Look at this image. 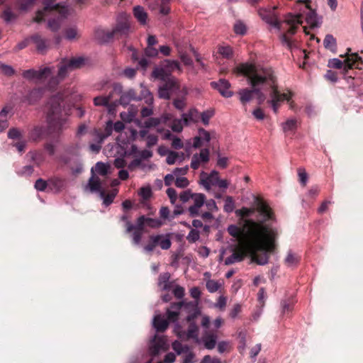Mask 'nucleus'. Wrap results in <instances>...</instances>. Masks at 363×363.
<instances>
[{"label":"nucleus","instance_id":"14","mask_svg":"<svg viewBox=\"0 0 363 363\" xmlns=\"http://www.w3.org/2000/svg\"><path fill=\"white\" fill-rule=\"evenodd\" d=\"M30 43H33L35 46L36 50L40 54L46 53L49 48V40L43 38L39 33H34L30 36Z\"/></svg>","mask_w":363,"mask_h":363},{"label":"nucleus","instance_id":"18","mask_svg":"<svg viewBox=\"0 0 363 363\" xmlns=\"http://www.w3.org/2000/svg\"><path fill=\"white\" fill-rule=\"evenodd\" d=\"M211 85L225 98H230L233 95V92L230 90V83L225 79H220L218 82H212Z\"/></svg>","mask_w":363,"mask_h":363},{"label":"nucleus","instance_id":"4","mask_svg":"<svg viewBox=\"0 0 363 363\" xmlns=\"http://www.w3.org/2000/svg\"><path fill=\"white\" fill-rule=\"evenodd\" d=\"M62 99L59 95L52 96L49 100L46 115L48 129L52 133H60L67 127L68 117L61 106Z\"/></svg>","mask_w":363,"mask_h":363},{"label":"nucleus","instance_id":"13","mask_svg":"<svg viewBox=\"0 0 363 363\" xmlns=\"http://www.w3.org/2000/svg\"><path fill=\"white\" fill-rule=\"evenodd\" d=\"M277 6H274L272 9H260L259 14L262 19L267 24L277 28L278 30H281V21L278 19L277 15L275 13L274 10Z\"/></svg>","mask_w":363,"mask_h":363},{"label":"nucleus","instance_id":"63","mask_svg":"<svg viewBox=\"0 0 363 363\" xmlns=\"http://www.w3.org/2000/svg\"><path fill=\"white\" fill-rule=\"evenodd\" d=\"M8 137L10 139H21L22 135L18 128H12L8 132Z\"/></svg>","mask_w":363,"mask_h":363},{"label":"nucleus","instance_id":"57","mask_svg":"<svg viewBox=\"0 0 363 363\" xmlns=\"http://www.w3.org/2000/svg\"><path fill=\"white\" fill-rule=\"evenodd\" d=\"M161 122V120L158 118H150L144 123V127L150 128L152 127L157 126Z\"/></svg>","mask_w":363,"mask_h":363},{"label":"nucleus","instance_id":"1","mask_svg":"<svg viewBox=\"0 0 363 363\" xmlns=\"http://www.w3.org/2000/svg\"><path fill=\"white\" fill-rule=\"evenodd\" d=\"M245 227V249L252 255L253 262L259 265L267 264L269 262L267 252H272L275 248L279 234L277 229L264 226L253 220H247Z\"/></svg>","mask_w":363,"mask_h":363},{"label":"nucleus","instance_id":"41","mask_svg":"<svg viewBox=\"0 0 363 363\" xmlns=\"http://www.w3.org/2000/svg\"><path fill=\"white\" fill-rule=\"evenodd\" d=\"M299 262V257L293 253L291 250L289 251L287 256L284 259V263L288 267L296 266Z\"/></svg>","mask_w":363,"mask_h":363},{"label":"nucleus","instance_id":"44","mask_svg":"<svg viewBox=\"0 0 363 363\" xmlns=\"http://www.w3.org/2000/svg\"><path fill=\"white\" fill-rule=\"evenodd\" d=\"M270 89L269 86H258L255 89V94L257 96V100L258 105H262L264 103V101H265V99H266L265 95L262 91V89Z\"/></svg>","mask_w":363,"mask_h":363},{"label":"nucleus","instance_id":"36","mask_svg":"<svg viewBox=\"0 0 363 363\" xmlns=\"http://www.w3.org/2000/svg\"><path fill=\"white\" fill-rule=\"evenodd\" d=\"M86 61L87 59L82 56L68 59L69 67H71L73 70L80 69L84 67Z\"/></svg>","mask_w":363,"mask_h":363},{"label":"nucleus","instance_id":"6","mask_svg":"<svg viewBox=\"0 0 363 363\" xmlns=\"http://www.w3.org/2000/svg\"><path fill=\"white\" fill-rule=\"evenodd\" d=\"M351 49L348 48L347 52H350ZM347 57L342 62L337 58H333L329 60L328 66L330 68L334 69H342V73L345 79H347L348 83H350V80L354 81V78L351 76L347 77V72L349 69H352L354 68H359V65L362 64V58L358 55L357 53H352L349 55L347 52Z\"/></svg>","mask_w":363,"mask_h":363},{"label":"nucleus","instance_id":"3","mask_svg":"<svg viewBox=\"0 0 363 363\" xmlns=\"http://www.w3.org/2000/svg\"><path fill=\"white\" fill-rule=\"evenodd\" d=\"M43 8L36 12L34 21L41 23L45 21V17L52 16L48 21V28L52 32L57 31L62 21L67 18L69 13V7L56 0H42Z\"/></svg>","mask_w":363,"mask_h":363},{"label":"nucleus","instance_id":"12","mask_svg":"<svg viewBox=\"0 0 363 363\" xmlns=\"http://www.w3.org/2000/svg\"><path fill=\"white\" fill-rule=\"evenodd\" d=\"M72 71H73V69L69 67L68 59L62 58L58 65L57 76L52 77L49 79L48 86L50 87L56 86L61 81L64 80Z\"/></svg>","mask_w":363,"mask_h":363},{"label":"nucleus","instance_id":"30","mask_svg":"<svg viewBox=\"0 0 363 363\" xmlns=\"http://www.w3.org/2000/svg\"><path fill=\"white\" fill-rule=\"evenodd\" d=\"M170 277L171 275L169 272L160 274L157 284L162 291H169L172 287V284L169 281Z\"/></svg>","mask_w":363,"mask_h":363},{"label":"nucleus","instance_id":"25","mask_svg":"<svg viewBox=\"0 0 363 363\" xmlns=\"http://www.w3.org/2000/svg\"><path fill=\"white\" fill-rule=\"evenodd\" d=\"M247 252V251L245 249V240H244L243 241V249H242L239 252H233L230 256L227 257L225 259V264L230 265V264H234L235 262H240L242 261L244 259Z\"/></svg>","mask_w":363,"mask_h":363},{"label":"nucleus","instance_id":"23","mask_svg":"<svg viewBox=\"0 0 363 363\" xmlns=\"http://www.w3.org/2000/svg\"><path fill=\"white\" fill-rule=\"evenodd\" d=\"M152 76L155 78L160 79L161 81H166L174 77L169 73V71L162 64L159 67H155L152 72Z\"/></svg>","mask_w":363,"mask_h":363},{"label":"nucleus","instance_id":"26","mask_svg":"<svg viewBox=\"0 0 363 363\" xmlns=\"http://www.w3.org/2000/svg\"><path fill=\"white\" fill-rule=\"evenodd\" d=\"M113 36L119 35L120 36L128 35L130 31V24L128 21H118L116 27L112 30Z\"/></svg>","mask_w":363,"mask_h":363},{"label":"nucleus","instance_id":"38","mask_svg":"<svg viewBox=\"0 0 363 363\" xmlns=\"http://www.w3.org/2000/svg\"><path fill=\"white\" fill-rule=\"evenodd\" d=\"M116 194H117L116 190H114L111 194H106V193L104 190L100 191V197L101 199H103V203L106 206H108L109 205H111L113 203L115 197L116 196Z\"/></svg>","mask_w":363,"mask_h":363},{"label":"nucleus","instance_id":"42","mask_svg":"<svg viewBox=\"0 0 363 363\" xmlns=\"http://www.w3.org/2000/svg\"><path fill=\"white\" fill-rule=\"evenodd\" d=\"M172 349L177 354H181L184 352H187L189 350V347L186 345H182L178 340H175L172 344Z\"/></svg>","mask_w":363,"mask_h":363},{"label":"nucleus","instance_id":"40","mask_svg":"<svg viewBox=\"0 0 363 363\" xmlns=\"http://www.w3.org/2000/svg\"><path fill=\"white\" fill-rule=\"evenodd\" d=\"M162 64L165 68H167V70L169 71L170 74H172L174 69H177L179 72L182 71L180 65L177 60H164Z\"/></svg>","mask_w":363,"mask_h":363},{"label":"nucleus","instance_id":"10","mask_svg":"<svg viewBox=\"0 0 363 363\" xmlns=\"http://www.w3.org/2000/svg\"><path fill=\"white\" fill-rule=\"evenodd\" d=\"M54 70L53 67H43L38 70L29 69L22 72V77L28 81H43L48 79Z\"/></svg>","mask_w":363,"mask_h":363},{"label":"nucleus","instance_id":"43","mask_svg":"<svg viewBox=\"0 0 363 363\" xmlns=\"http://www.w3.org/2000/svg\"><path fill=\"white\" fill-rule=\"evenodd\" d=\"M138 195L142 198V203H144L145 201L149 200L152 195V189L150 186H143L138 191Z\"/></svg>","mask_w":363,"mask_h":363},{"label":"nucleus","instance_id":"58","mask_svg":"<svg viewBox=\"0 0 363 363\" xmlns=\"http://www.w3.org/2000/svg\"><path fill=\"white\" fill-rule=\"evenodd\" d=\"M228 232L231 236L235 238H238L241 233L240 229L235 225H229L228 228Z\"/></svg>","mask_w":363,"mask_h":363},{"label":"nucleus","instance_id":"8","mask_svg":"<svg viewBox=\"0 0 363 363\" xmlns=\"http://www.w3.org/2000/svg\"><path fill=\"white\" fill-rule=\"evenodd\" d=\"M172 242L169 234H158L150 235L147 245L143 247L146 252H152L156 247L160 246L162 250H169Z\"/></svg>","mask_w":363,"mask_h":363},{"label":"nucleus","instance_id":"51","mask_svg":"<svg viewBox=\"0 0 363 363\" xmlns=\"http://www.w3.org/2000/svg\"><path fill=\"white\" fill-rule=\"evenodd\" d=\"M34 187L37 191H44L47 188H49L48 180L45 181L43 179H38L35 181Z\"/></svg>","mask_w":363,"mask_h":363},{"label":"nucleus","instance_id":"59","mask_svg":"<svg viewBox=\"0 0 363 363\" xmlns=\"http://www.w3.org/2000/svg\"><path fill=\"white\" fill-rule=\"evenodd\" d=\"M213 116V112L212 111H206L201 113V119L202 123L205 125H208L209 124L210 118Z\"/></svg>","mask_w":363,"mask_h":363},{"label":"nucleus","instance_id":"29","mask_svg":"<svg viewBox=\"0 0 363 363\" xmlns=\"http://www.w3.org/2000/svg\"><path fill=\"white\" fill-rule=\"evenodd\" d=\"M113 93H109L107 96H99L94 99V104L96 106H106L108 108L109 111H111L112 106L115 104H110L112 98Z\"/></svg>","mask_w":363,"mask_h":363},{"label":"nucleus","instance_id":"11","mask_svg":"<svg viewBox=\"0 0 363 363\" xmlns=\"http://www.w3.org/2000/svg\"><path fill=\"white\" fill-rule=\"evenodd\" d=\"M164 84L159 86L158 96L163 99H169L170 96L180 89L179 84L175 77L163 81Z\"/></svg>","mask_w":363,"mask_h":363},{"label":"nucleus","instance_id":"32","mask_svg":"<svg viewBox=\"0 0 363 363\" xmlns=\"http://www.w3.org/2000/svg\"><path fill=\"white\" fill-rule=\"evenodd\" d=\"M133 15L137 21L143 26L147 24V13L141 6H136L133 8Z\"/></svg>","mask_w":363,"mask_h":363},{"label":"nucleus","instance_id":"60","mask_svg":"<svg viewBox=\"0 0 363 363\" xmlns=\"http://www.w3.org/2000/svg\"><path fill=\"white\" fill-rule=\"evenodd\" d=\"M189 184V180L184 177H178L175 179V186L178 188H186Z\"/></svg>","mask_w":363,"mask_h":363},{"label":"nucleus","instance_id":"33","mask_svg":"<svg viewBox=\"0 0 363 363\" xmlns=\"http://www.w3.org/2000/svg\"><path fill=\"white\" fill-rule=\"evenodd\" d=\"M152 323L157 332H164L169 326L168 320L164 319L160 315L154 317Z\"/></svg>","mask_w":363,"mask_h":363},{"label":"nucleus","instance_id":"5","mask_svg":"<svg viewBox=\"0 0 363 363\" xmlns=\"http://www.w3.org/2000/svg\"><path fill=\"white\" fill-rule=\"evenodd\" d=\"M267 73L272 78V84H267L271 91L269 92L270 99L267 101V104L269 105L274 113H277L280 103L284 101H289L293 96V93L289 91L287 93H281L278 89V80L274 70L271 67H267Z\"/></svg>","mask_w":363,"mask_h":363},{"label":"nucleus","instance_id":"62","mask_svg":"<svg viewBox=\"0 0 363 363\" xmlns=\"http://www.w3.org/2000/svg\"><path fill=\"white\" fill-rule=\"evenodd\" d=\"M30 43V37L26 38L23 40L19 42L16 47L14 48V51L18 52L19 50H21L26 47L29 45Z\"/></svg>","mask_w":363,"mask_h":363},{"label":"nucleus","instance_id":"19","mask_svg":"<svg viewBox=\"0 0 363 363\" xmlns=\"http://www.w3.org/2000/svg\"><path fill=\"white\" fill-rule=\"evenodd\" d=\"M43 94V88H34L23 97V101L26 102L28 105H34L42 99Z\"/></svg>","mask_w":363,"mask_h":363},{"label":"nucleus","instance_id":"2","mask_svg":"<svg viewBox=\"0 0 363 363\" xmlns=\"http://www.w3.org/2000/svg\"><path fill=\"white\" fill-rule=\"evenodd\" d=\"M235 72L246 77L251 89L245 88L239 91L240 101L243 106L252 99L255 94V89L258 86H267L272 84V78L267 73V66H263L255 63H241L235 67Z\"/></svg>","mask_w":363,"mask_h":363},{"label":"nucleus","instance_id":"17","mask_svg":"<svg viewBox=\"0 0 363 363\" xmlns=\"http://www.w3.org/2000/svg\"><path fill=\"white\" fill-rule=\"evenodd\" d=\"M187 331L180 330L177 332V337L180 339H193L199 342V327L196 322L189 323Z\"/></svg>","mask_w":363,"mask_h":363},{"label":"nucleus","instance_id":"52","mask_svg":"<svg viewBox=\"0 0 363 363\" xmlns=\"http://www.w3.org/2000/svg\"><path fill=\"white\" fill-rule=\"evenodd\" d=\"M174 106L179 111H182L186 105V97L184 96L182 98L174 99L172 102Z\"/></svg>","mask_w":363,"mask_h":363},{"label":"nucleus","instance_id":"39","mask_svg":"<svg viewBox=\"0 0 363 363\" xmlns=\"http://www.w3.org/2000/svg\"><path fill=\"white\" fill-rule=\"evenodd\" d=\"M281 128L284 133L295 130L297 128V121L295 118L287 119L281 123Z\"/></svg>","mask_w":363,"mask_h":363},{"label":"nucleus","instance_id":"24","mask_svg":"<svg viewBox=\"0 0 363 363\" xmlns=\"http://www.w3.org/2000/svg\"><path fill=\"white\" fill-rule=\"evenodd\" d=\"M183 123L185 125H189L191 123H197L199 118V113L196 108H192L189 110L187 113L182 114Z\"/></svg>","mask_w":363,"mask_h":363},{"label":"nucleus","instance_id":"48","mask_svg":"<svg viewBox=\"0 0 363 363\" xmlns=\"http://www.w3.org/2000/svg\"><path fill=\"white\" fill-rule=\"evenodd\" d=\"M224 211L226 213H232L235 209V202L232 196H228L225 199L223 206Z\"/></svg>","mask_w":363,"mask_h":363},{"label":"nucleus","instance_id":"16","mask_svg":"<svg viewBox=\"0 0 363 363\" xmlns=\"http://www.w3.org/2000/svg\"><path fill=\"white\" fill-rule=\"evenodd\" d=\"M191 199L194 205L189 206L188 211L191 217H195L199 215V208L204 204L206 196L201 193H194Z\"/></svg>","mask_w":363,"mask_h":363},{"label":"nucleus","instance_id":"7","mask_svg":"<svg viewBox=\"0 0 363 363\" xmlns=\"http://www.w3.org/2000/svg\"><path fill=\"white\" fill-rule=\"evenodd\" d=\"M302 13H298L296 15H292L288 13L286 18L281 23H285L289 26L286 33H283L280 35V40L284 45H286L289 49L291 50L294 47V43L288 38L287 35H293L296 33V29L298 25L302 23Z\"/></svg>","mask_w":363,"mask_h":363},{"label":"nucleus","instance_id":"55","mask_svg":"<svg viewBox=\"0 0 363 363\" xmlns=\"http://www.w3.org/2000/svg\"><path fill=\"white\" fill-rule=\"evenodd\" d=\"M183 121L181 119H175L173 121L171 128L174 132L180 133L183 130Z\"/></svg>","mask_w":363,"mask_h":363},{"label":"nucleus","instance_id":"34","mask_svg":"<svg viewBox=\"0 0 363 363\" xmlns=\"http://www.w3.org/2000/svg\"><path fill=\"white\" fill-rule=\"evenodd\" d=\"M323 45L325 49L330 50L333 53L337 51L336 39L331 34H327L323 40Z\"/></svg>","mask_w":363,"mask_h":363},{"label":"nucleus","instance_id":"45","mask_svg":"<svg viewBox=\"0 0 363 363\" xmlns=\"http://www.w3.org/2000/svg\"><path fill=\"white\" fill-rule=\"evenodd\" d=\"M110 165L102 162H98L95 166V170L99 175L105 176L108 174Z\"/></svg>","mask_w":363,"mask_h":363},{"label":"nucleus","instance_id":"46","mask_svg":"<svg viewBox=\"0 0 363 363\" xmlns=\"http://www.w3.org/2000/svg\"><path fill=\"white\" fill-rule=\"evenodd\" d=\"M1 17L6 23H9L16 20L17 15L15 14L10 8H6L3 11Z\"/></svg>","mask_w":363,"mask_h":363},{"label":"nucleus","instance_id":"9","mask_svg":"<svg viewBox=\"0 0 363 363\" xmlns=\"http://www.w3.org/2000/svg\"><path fill=\"white\" fill-rule=\"evenodd\" d=\"M145 223H147V218L145 216H140L137 218L135 225L130 221H127L125 233H132L131 238L133 245H139L140 244Z\"/></svg>","mask_w":363,"mask_h":363},{"label":"nucleus","instance_id":"21","mask_svg":"<svg viewBox=\"0 0 363 363\" xmlns=\"http://www.w3.org/2000/svg\"><path fill=\"white\" fill-rule=\"evenodd\" d=\"M184 303V301H182L177 303H172L170 305V308L172 310L167 309V316L168 322L177 323L178 322V318L179 315V312L181 308Z\"/></svg>","mask_w":363,"mask_h":363},{"label":"nucleus","instance_id":"37","mask_svg":"<svg viewBox=\"0 0 363 363\" xmlns=\"http://www.w3.org/2000/svg\"><path fill=\"white\" fill-rule=\"evenodd\" d=\"M45 133V128L43 126H35L30 133V138L33 141L40 140Z\"/></svg>","mask_w":363,"mask_h":363},{"label":"nucleus","instance_id":"28","mask_svg":"<svg viewBox=\"0 0 363 363\" xmlns=\"http://www.w3.org/2000/svg\"><path fill=\"white\" fill-rule=\"evenodd\" d=\"M65 179L55 177L48 179L49 189L51 191L59 192L62 191L65 186Z\"/></svg>","mask_w":363,"mask_h":363},{"label":"nucleus","instance_id":"53","mask_svg":"<svg viewBox=\"0 0 363 363\" xmlns=\"http://www.w3.org/2000/svg\"><path fill=\"white\" fill-rule=\"evenodd\" d=\"M234 32L238 35H245L247 32L246 26L240 21H237L234 25Z\"/></svg>","mask_w":363,"mask_h":363},{"label":"nucleus","instance_id":"20","mask_svg":"<svg viewBox=\"0 0 363 363\" xmlns=\"http://www.w3.org/2000/svg\"><path fill=\"white\" fill-rule=\"evenodd\" d=\"M94 39L99 44H105L110 42L113 38V33L111 31H106L101 27L96 28L94 33Z\"/></svg>","mask_w":363,"mask_h":363},{"label":"nucleus","instance_id":"31","mask_svg":"<svg viewBox=\"0 0 363 363\" xmlns=\"http://www.w3.org/2000/svg\"><path fill=\"white\" fill-rule=\"evenodd\" d=\"M297 2L306 4L305 7L308 9V12L306 13V20L311 26H317L316 13L311 9L309 5L311 0H298Z\"/></svg>","mask_w":363,"mask_h":363},{"label":"nucleus","instance_id":"49","mask_svg":"<svg viewBox=\"0 0 363 363\" xmlns=\"http://www.w3.org/2000/svg\"><path fill=\"white\" fill-rule=\"evenodd\" d=\"M218 53L223 57L229 59L233 56V49L230 46H220L218 50Z\"/></svg>","mask_w":363,"mask_h":363},{"label":"nucleus","instance_id":"61","mask_svg":"<svg viewBox=\"0 0 363 363\" xmlns=\"http://www.w3.org/2000/svg\"><path fill=\"white\" fill-rule=\"evenodd\" d=\"M193 194L190 189L185 190L179 194V199L182 203H186L192 198Z\"/></svg>","mask_w":363,"mask_h":363},{"label":"nucleus","instance_id":"50","mask_svg":"<svg viewBox=\"0 0 363 363\" xmlns=\"http://www.w3.org/2000/svg\"><path fill=\"white\" fill-rule=\"evenodd\" d=\"M206 286L210 293H214L219 289L220 284L217 281L209 279L206 281Z\"/></svg>","mask_w":363,"mask_h":363},{"label":"nucleus","instance_id":"47","mask_svg":"<svg viewBox=\"0 0 363 363\" xmlns=\"http://www.w3.org/2000/svg\"><path fill=\"white\" fill-rule=\"evenodd\" d=\"M201 179L200 184L203 186L206 190L211 189V186L214 185L215 182L212 181L211 177H208L204 172L201 174Z\"/></svg>","mask_w":363,"mask_h":363},{"label":"nucleus","instance_id":"27","mask_svg":"<svg viewBox=\"0 0 363 363\" xmlns=\"http://www.w3.org/2000/svg\"><path fill=\"white\" fill-rule=\"evenodd\" d=\"M217 335L212 332L206 331L201 338L204 347L208 350H212L216 347Z\"/></svg>","mask_w":363,"mask_h":363},{"label":"nucleus","instance_id":"22","mask_svg":"<svg viewBox=\"0 0 363 363\" xmlns=\"http://www.w3.org/2000/svg\"><path fill=\"white\" fill-rule=\"evenodd\" d=\"M258 212L262 216V220L257 223L262 224L264 226H267L268 228H271L269 225L264 224V223L267 220L274 219V215L269 206L264 203H261L258 206Z\"/></svg>","mask_w":363,"mask_h":363},{"label":"nucleus","instance_id":"15","mask_svg":"<svg viewBox=\"0 0 363 363\" xmlns=\"http://www.w3.org/2000/svg\"><path fill=\"white\" fill-rule=\"evenodd\" d=\"M167 349L166 339L162 336L155 335L152 345L150 347V353L152 356H157L161 351Z\"/></svg>","mask_w":363,"mask_h":363},{"label":"nucleus","instance_id":"64","mask_svg":"<svg viewBox=\"0 0 363 363\" xmlns=\"http://www.w3.org/2000/svg\"><path fill=\"white\" fill-rule=\"evenodd\" d=\"M198 156L201 162H208L209 161V150L208 148L202 149Z\"/></svg>","mask_w":363,"mask_h":363},{"label":"nucleus","instance_id":"35","mask_svg":"<svg viewBox=\"0 0 363 363\" xmlns=\"http://www.w3.org/2000/svg\"><path fill=\"white\" fill-rule=\"evenodd\" d=\"M92 176L90 177L88 183V186L89 189L92 192H99L100 191H103L101 186V181L100 179L97 177H95L94 174V169H91Z\"/></svg>","mask_w":363,"mask_h":363},{"label":"nucleus","instance_id":"54","mask_svg":"<svg viewBox=\"0 0 363 363\" xmlns=\"http://www.w3.org/2000/svg\"><path fill=\"white\" fill-rule=\"evenodd\" d=\"M200 238L199 232L196 229H191L186 236V239L189 242H195Z\"/></svg>","mask_w":363,"mask_h":363},{"label":"nucleus","instance_id":"56","mask_svg":"<svg viewBox=\"0 0 363 363\" xmlns=\"http://www.w3.org/2000/svg\"><path fill=\"white\" fill-rule=\"evenodd\" d=\"M298 175L299 177V182L303 186H306L307 182H308V174L303 168H298Z\"/></svg>","mask_w":363,"mask_h":363}]
</instances>
